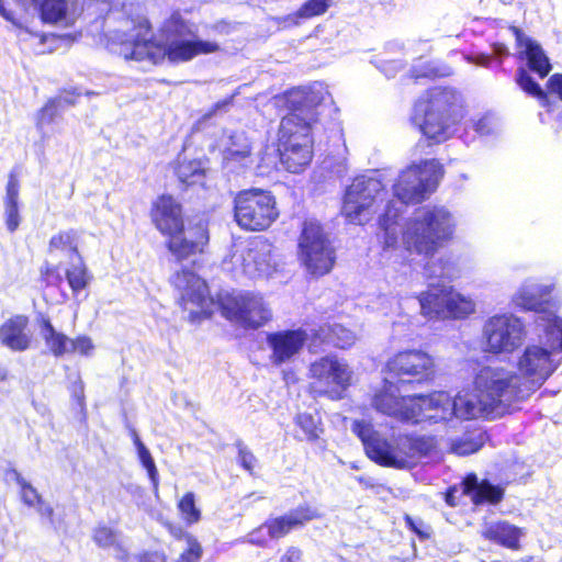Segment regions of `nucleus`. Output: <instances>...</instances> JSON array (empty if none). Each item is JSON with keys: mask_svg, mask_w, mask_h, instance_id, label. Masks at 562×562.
I'll list each match as a JSON object with an SVG mask.
<instances>
[{"mask_svg": "<svg viewBox=\"0 0 562 562\" xmlns=\"http://www.w3.org/2000/svg\"><path fill=\"white\" fill-rule=\"evenodd\" d=\"M195 31L193 24L175 13L162 26L164 45L151 41L150 27L146 21L134 25L128 32L115 31L112 41L119 46L116 53L125 59L148 60L153 64H158L166 57L173 63L188 61L195 56L220 49L216 42L199 40Z\"/></svg>", "mask_w": 562, "mask_h": 562, "instance_id": "1", "label": "nucleus"}, {"mask_svg": "<svg viewBox=\"0 0 562 562\" xmlns=\"http://www.w3.org/2000/svg\"><path fill=\"white\" fill-rule=\"evenodd\" d=\"M442 176L440 164L435 160H425L414 164L403 170L393 187L397 200H391L380 218V227L384 232V248H393L398 241L397 218L403 212L404 205L419 203L427 199L437 188Z\"/></svg>", "mask_w": 562, "mask_h": 562, "instance_id": "2", "label": "nucleus"}, {"mask_svg": "<svg viewBox=\"0 0 562 562\" xmlns=\"http://www.w3.org/2000/svg\"><path fill=\"white\" fill-rule=\"evenodd\" d=\"M539 344L528 345L517 360L518 376L529 394L541 386L562 362V318L552 313L537 321Z\"/></svg>", "mask_w": 562, "mask_h": 562, "instance_id": "3", "label": "nucleus"}, {"mask_svg": "<svg viewBox=\"0 0 562 562\" xmlns=\"http://www.w3.org/2000/svg\"><path fill=\"white\" fill-rule=\"evenodd\" d=\"M454 227V218L446 207L427 205L416 210L398 234L407 250L428 257L451 238Z\"/></svg>", "mask_w": 562, "mask_h": 562, "instance_id": "4", "label": "nucleus"}, {"mask_svg": "<svg viewBox=\"0 0 562 562\" xmlns=\"http://www.w3.org/2000/svg\"><path fill=\"white\" fill-rule=\"evenodd\" d=\"M353 431L361 439L368 457L383 467L412 468L430 449L429 442L424 438L408 436L390 440L382 438L371 425L364 422H355Z\"/></svg>", "mask_w": 562, "mask_h": 562, "instance_id": "5", "label": "nucleus"}, {"mask_svg": "<svg viewBox=\"0 0 562 562\" xmlns=\"http://www.w3.org/2000/svg\"><path fill=\"white\" fill-rule=\"evenodd\" d=\"M462 117L460 94L452 89L436 88L430 91L428 100L416 103L413 121L425 136L443 142Z\"/></svg>", "mask_w": 562, "mask_h": 562, "instance_id": "6", "label": "nucleus"}, {"mask_svg": "<svg viewBox=\"0 0 562 562\" xmlns=\"http://www.w3.org/2000/svg\"><path fill=\"white\" fill-rule=\"evenodd\" d=\"M323 99L321 89L297 88L289 92L286 102L291 112L280 122L279 144H313L312 133L317 124V108Z\"/></svg>", "mask_w": 562, "mask_h": 562, "instance_id": "7", "label": "nucleus"}, {"mask_svg": "<svg viewBox=\"0 0 562 562\" xmlns=\"http://www.w3.org/2000/svg\"><path fill=\"white\" fill-rule=\"evenodd\" d=\"M473 386L496 416L505 414L514 402L529 396L520 376L503 367L481 368L474 376Z\"/></svg>", "mask_w": 562, "mask_h": 562, "instance_id": "8", "label": "nucleus"}, {"mask_svg": "<svg viewBox=\"0 0 562 562\" xmlns=\"http://www.w3.org/2000/svg\"><path fill=\"white\" fill-rule=\"evenodd\" d=\"M297 246V258L310 274L318 277L331 270L334 248L317 221L304 222Z\"/></svg>", "mask_w": 562, "mask_h": 562, "instance_id": "9", "label": "nucleus"}, {"mask_svg": "<svg viewBox=\"0 0 562 562\" xmlns=\"http://www.w3.org/2000/svg\"><path fill=\"white\" fill-rule=\"evenodd\" d=\"M527 330L524 322L514 314L505 313L490 317L483 326L484 351L493 355H509L525 341Z\"/></svg>", "mask_w": 562, "mask_h": 562, "instance_id": "10", "label": "nucleus"}, {"mask_svg": "<svg viewBox=\"0 0 562 562\" xmlns=\"http://www.w3.org/2000/svg\"><path fill=\"white\" fill-rule=\"evenodd\" d=\"M384 186L374 177L360 176L346 189L341 213L351 223L363 224L375 213Z\"/></svg>", "mask_w": 562, "mask_h": 562, "instance_id": "11", "label": "nucleus"}, {"mask_svg": "<svg viewBox=\"0 0 562 562\" xmlns=\"http://www.w3.org/2000/svg\"><path fill=\"white\" fill-rule=\"evenodd\" d=\"M276 200L270 192L251 189L235 198V220L247 231H263L278 217Z\"/></svg>", "mask_w": 562, "mask_h": 562, "instance_id": "12", "label": "nucleus"}, {"mask_svg": "<svg viewBox=\"0 0 562 562\" xmlns=\"http://www.w3.org/2000/svg\"><path fill=\"white\" fill-rule=\"evenodd\" d=\"M310 379L315 392L339 400L350 386L353 372L348 362L336 355H326L311 363Z\"/></svg>", "mask_w": 562, "mask_h": 562, "instance_id": "13", "label": "nucleus"}, {"mask_svg": "<svg viewBox=\"0 0 562 562\" xmlns=\"http://www.w3.org/2000/svg\"><path fill=\"white\" fill-rule=\"evenodd\" d=\"M222 314L243 327L258 328L271 319V310L259 294H229L221 302Z\"/></svg>", "mask_w": 562, "mask_h": 562, "instance_id": "14", "label": "nucleus"}, {"mask_svg": "<svg viewBox=\"0 0 562 562\" xmlns=\"http://www.w3.org/2000/svg\"><path fill=\"white\" fill-rule=\"evenodd\" d=\"M231 261L236 271L250 278L269 277L278 267L272 245L262 238L254 239L247 246H237Z\"/></svg>", "mask_w": 562, "mask_h": 562, "instance_id": "15", "label": "nucleus"}, {"mask_svg": "<svg viewBox=\"0 0 562 562\" xmlns=\"http://www.w3.org/2000/svg\"><path fill=\"white\" fill-rule=\"evenodd\" d=\"M171 282L180 293L183 308L189 313L191 322L210 317L212 301L209 297L206 283L191 270L177 272Z\"/></svg>", "mask_w": 562, "mask_h": 562, "instance_id": "16", "label": "nucleus"}, {"mask_svg": "<svg viewBox=\"0 0 562 562\" xmlns=\"http://www.w3.org/2000/svg\"><path fill=\"white\" fill-rule=\"evenodd\" d=\"M391 374L401 378L428 380L435 374V361L422 350H405L396 353L387 362Z\"/></svg>", "mask_w": 562, "mask_h": 562, "instance_id": "17", "label": "nucleus"}, {"mask_svg": "<svg viewBox=\"0 0 562 562\" xmlns=\"http://www.w3.org/2000/svg\"><path fill=\"white\" fill-rule=\"evenodd\" d=\"M413 403L414 396H401L397 386L387 379L372 400L376 411L404 422H409L415 416Z\"/></svg>", "mask_w": 562, "mask_h": 562, "instance_id": "18", "label": "nucleus"}, {"mask_svg": "<svg viewBox=\"0 0 562 562\" xmlns=\"http://www.w3.org/2000/svg\"><path fill=\"white\" fill-rule=\"evenodd\" d=\"M209 244V232L202 223L195 227H190L181 233H173L168 236L167 248L178 260H187L191 257L204 252Z\"/></svg>", "mask_w": 562, "mask_h": 562, "instance_id": "19", "label": "nucleus"}, {"mask_svg": "<svg viewBox=\"0 0 562 562\" xmlns=\"http://www.w3.org/2000/svg\"><path fill=\"white\" fill-rule=\"evenodd\" d=\"M307 333L303 329L281 330L267 335V345L271 350L269 357L274 366H281L296 357L307 340Z\"/></svg>", "mask_w": 562, "mask_h": 562, "instance_id": "20", "label": "nucleus"}, {"mask_svg": "<svg viewBox=\"0 0 562 562\" xmlns=\"http://www.w3.org/2000/svg\"><path fill=\"white\" fill-rule=\"evenodd\" d=\"M414 417L411 423L424 420L441 422L453 417L452 397L443 391L434 392L427 396H414Z\"/></svg>", "mask_w": 562, "mask_h": 562, "instance_id": "21", "label": "nucleus"}, {"mask_svg": "<svg viewBox=\"0 0 562 562\" xmlns=\"http://www.w3.org/2000/svg\"><path fill=\"white\" fill-rule=\"evenodd\" d=\"M24 7L34 4L40 8L45 22L69 26L72 25L82 12L77 0H16Z\"/></svg>", "mask_w": 562, "mask_h": 562, "instance_id": "22", "label": "nucleus"}, {"mask_svg": "<svg viewBox=\"0 0 562 562\" xmlns=\"http://www.w3.org/2000/svg\"><path fill=\"white\" fill-rule=\"evenodd\" d=\"M553 290V285L551 284H541L533 281H526L520 285V288L513 295L512 302L516 307H519L524 311H535L537 313L535 323L541 314H549L552 311L547 308L549 304V295Z\"/></svg>", "mask_w": 562, "mask_h": 562, "instance_id": "23", "label": "nucleus"}, {"mask_svg": "<svg viewBox=\"0 0 562 562\" xmlns=\"http://www.w3.org/2000/svg\"><path fill=\"white\" fill-rule=\"evenodd\" d=\"M150 215L156 228L165 236L181 233L184 227L181 205L170 195L159 196Z\"/></svg>", "mask_w": 562, "mask_h": 562, "instance_id": "24", "label": "nucleus"}, {"mask_svg": "<svg viewBox=\"0 0 562 562\" xmlns=\"http://www.w3.org/2000/svg\"><path fill=\"white\" fill-rule=\"evenodd\" d=\"M453 417L463 420L479 417H496L492 408L477 392L460 391L453 398Z\"/></svg>", "mask_w": 562, "mask_h": 562, "instance_id": "25", "label": "nucleus"}, {"mask_svg": "<svg viewBox=\"0 0 562 562\" xmlns=\"http://www.w3.org/2000/svg\"><path fill=\"white\" fill-rule=\"evenodd\" d=\"M318 516L315 509L310 507H299L283 516L268 519L263 527H266L270 539H280L286 536L292 529L303 526Z\"/></svg>", "mask_w": 562, "mask_h": 562, "instance_id": "26", "label": "nucleus"}, {"mask_svg": "<svg viewBox=\"0 0 562 562\" xmlns=\"http://www.w3.org/2000/svg\"><path fill=\"white\" fill-rule=\"evenodd\" d=\"M29 319L26 316L16 315L9 318L0 326V341L13 351L26 350L32 337L26 333Z\"/></svg>", "mask_w": 562, "mask_h": 562, "instance_id": "27", "label": "nucleus"}, {"mask_svg": "<svg viewBox=\"0 0 562 562\" xmlns=\"http://www.w3.org/2000/svg\"><path fill=\"white\" fill-rule=\"evenodd\" d=\"M224 161L227 165L239 164L249 167L251 164V145L244 132L225 135L221 140Z\"/></svg>", "mask_w": 562, "mask_h": 562, "instance_id": "28", "label": "nucleus"}, {"mask_svg": "<svg viewBox=\"0 0 562 562\" xmlns=\"http://www.w3.org/2000/svg\"><path fill=\"white\" fill-rule=\"evenodd\" d=\"M514 33L518 46L522 49L521 53L528 61L529 69L538 74L540 78H544L552 67L541 45L517 27H514Z\"/></svg>", "mask_w": 562, "mask_h": 562, "instance_id": "29", "label": "nucleus"}, {"mask_svg": "<svg viewBox=\"0 0 562 562\" xmlns=\"http://www.w3.org/2000/svg\"><path fill=\"white\" fill-rule=\"evenodd\" d=\"M482 535L485 539L505 548L518 550L519 541L525 536V531L508 521L501 520L486 525Z\"/></svg>", "mask_w": 562, "mask_h": 562, "instance_id": "30", "label": "nucleus"}, {"mask_svg": "<svg viewBox=\"0 0 562 562\" xmlns=\"http://www.w3.org/2000/svg\"><path fill=\"white\" fill-rule=\"evenodd\" d=\"M448 285L431 284L429 289L420 293L418 301L422 314L427 318H446Z\"/></svg>", "mask_w": 562, "mask_h": 562, "instance_id": "31", "label": "nucleus"}, {"mask_svg": "<svg viewBox=\"0 0 562 562\" xmlns=\"http://www.w3.org/2000/svg\"><path fill=\"white\" fill-rule=\"evenodd\" d=\"M280 160L290 172L302 171L312 160V144H279Z\"/></svg>", "mask_w": 562, "mask_h": 562, "instance_id": "32", "label": "nucleus"}, {"mask_svg": "<svg viewBox=\"0 0 562 562\" xmlns=\"http://www.w3.org/2000/svg\"><path fill=\"white\" fill-rule=\"evenodd\" d=\"M463 485L464 493L469 495L475 504H481L483 502L496 504L502 501L504 495L501 487L494 486L487 481L479 482L474 474L468 475Z\"/></svg>", "mask_w": 562, "mask_h": 562, "instance_id": "33", "label": "nucleus"}, {"mask_svg": "<svg viewBox=\"0 0 562 562\" xmlns=\"http://www.w3.org/2000/svg\"><path fill=\"white\" fill-rule=\"evenodd\" d=\"M315 337L322 342L329 344L340 349L351 347L357 340V336L353 331L339 324L321 326L315 333Z\"/></svg>", "mask_w": 562, "mask_h": 562, "instance_id": "34", "label": "nucleus"}, {"mask_svg": "<svg viewBox=\"0 0 562 562\" xmlns=\"http://www.w3.org/2000/svg\"><path fill=\"white\" fill-rule=\"evenodd\" d=\"M40 334L52 355L61 357L69 353L70 338L57 331L48 319L42 321Z\"/></svg>", "mask_w": 562, "mask_h": 562, "instance_id": "35", "label": "nucleus"}, {"mask_svg": "<svg viewBox=\"0 0 562 562\" xmlns=\"http://www.w3.org/2000/svg\"><path fill=\"white\" fill-rule=\"evenodd\" d=\"M80 234L76 229H65L59 231L55 235H53L48 243V251L50 254L54 252H65L67 255H77L78 245H79Z\"/></svg>", "mask_w": 562, "mask_h": 562, "instance_id": "36", "label": "nucleus"}, {"mask_svg": "<svg viewBox=\"0 0 562 562\" xmlns=\"http://www.w3.org/2000/svg\"><path fill=\"white\" fill-rule=\"evenodd\" d=\"M448 289L446 318H462L474 312L475 304L471 297L457 292L450 285Z\"/></svg>", "mask_w": 562, "mask_h": 562, "instance_id": "37", "label": "nucleus"}, {"mask_svg": "<svg viewBox=\"0 0 562 562\" xmlns=\"http://www.w3.org/2000/svg\"><path fill=\"white\" fill-rule=\"evenodd\" d=\"M5 224L10 232L16 231L20 225L19 215V183L11 178L5 194Z\"/></svg>", "mask_w": 562, "mask_h": 562, "instance_id": "38", "label": "nucleus"}, {"mask_svg": "<svg viewBox=\"0 0 562 562\" xmlns=\"http://www.w3.org/2000/svg\"><path fill=\"white\" fill-rule=\"evenodd\" d=\"M425 273L429 279L451 281L459 277L460 269L450 258H438L427 262Z\"/></svg>", "mask_w": 562, "mask_h": 562, "instance_id": "39", "label": "nucleus"}, {"mask_svg": "<svg viewBox=\"0 0 562 562\" xmlns=\"http://www.w3.org/2000/svg\"><path fill=\"white\" fill-rule=\"evenodd\" d=\"M67 282L75 294L86 289L92 280L88 268L80 256L66 269Z\"/></svg>", "mask_w": 562, "mask_h": 562, "instance_id": "40", "label": "nucleus"}, {"mask_svg": "<svg viewBox=\"0 0 562 562\" xmlns=\"http://www.w3.org/2000/svg\"><path fill=\"white\" fill-rule=\"evenodd\" d=\"M93 541L103 549H113L119 558L126 555V550L121 542L120 535L106 526H99L93 531Z\"/></svg>", "mask_w": 562, "mask_h": 562, "instance_id": "41", "label": "nucleus"}, {"mask_svg": "<svg viewBox=\"0 0 562 562\" xmlns=\"http://www.w3.org/2000/svg\"><path fill=\"white\" fill-rule=\"evenodd\" d=\"M205 165L202 160H182L177 168L179 180L189 186L201 182L204 177Z\"/></svg>", "mask_w": 562, "mask_h": 562, "instance_id": "42", "label": "nucleus"}, {"mask_svg": "<svg viewBox=\"0 0 562 562\" xmlns=\"http://www.w3.org/2000/svg\"><path fill=\"white\" fill-rule=\"evenodd\" d=\"M72 104L74 101L68 99L67 97H59L56 99L49 100L37 113L36 115V127L41 133H44L45 127L50 125L58 113V108L61 103Z\"/></svg>", "mask_w": 562, "mask_h": 562, "instance_id": "43", "label": "nucleus"}, {"mask_svg": "<svg viewBox=\"0 0 562 562\" xmlns=\"http://www.w3.org/2000/svg\"><path fill=\"white\" fill-rule=\"evenodd\" d=\"M483 445V435L479 434H468L462 438L456 439L451 442L450 450L451 452L458 456H467L470 453L476 452Z\"/></svg>", "mask_w": 562, "mask_h": 562, "instance_id": "44", "label": "nucleus"}, {"mask_svg": "<svg viewBox=\"0 0 562 562\" xmlns=\"http://www.w3.org/2000/svg\"><path fill=\"white\" fill-rule=\"evenodd\" d=\"M517 83L519 87L527 92L528 94L536 97L540 100L543 106H549V99L547 93L541 89V87L532 79V77L528 74V71L524 68H520L517 74Z\"/></svg>", "mask_w": 562, "mask_h": 562, "instance_id": "45", "label": "nucleus"}, {"mask_svg": "<svg viewBox=\"0 0 562 562\" xmlns=\"http://www.w3.org/2000/svg\"><path fill=\"white\" fill-rule=\"evenodd\" d=\"M178 509L181 518L188 524L192 525L201 519V510L195 504V495L192 492L186 493L178 503Z\"/></svg>", "mask_w": 562, "mask_h": 562, "instance_id": "46", "label": "nucleus"}, {"mask_svg": "<svg viewBox=\"0 0 562 562\" xmlns=\"http://www.w3.org/2000/svg\"><path fill=\"white\" fill-rule=\"evenodd\" d=\"M331 2L333 0H308L291 19L294 20V23H297V19H311L324 14L331 5Z\"/></svg>", "mask_w": 562, "mask_h": 562, "instance_id": "47", "label": "nucleus"}, {"mask_svg": "<svg viewBox=\"0 0 562 562\" xmlns=\"http://www.w3.org/2000/svg\"><path fill=\"white\" fill-rule=\"evenodd\" d=\"M13 474L18 485L20 486L22 502L29 507H35L43 499L42 496L19 472L14 471Z\"/></svg>", "mask_w": 562, "mask_h": 562, "instance_id": "48", "label": "nucleus"}, {"mask_svg": "<svg viewBox=\"0 0 562 562\" xmlns=\"http://www.w3.org/2000/svg\"><path fill=\"white\" fill-rule=\"evenodd\" d=\"M16 36L21 42H30L37 54L46 53V49L42 48V46L47 41L48 36L34 32L30 27L20 24H16Z\"/></svg>", "mask_w": 562, "mask_h": 562, "instance_id": "49", "label": "nucleus"}, {"mask_svg": "<svg viewBox=\"0 0 562 562\" xmlns=\"http://www.w3.org/2000/svg\"><path fill=\"white\" fill-rule=\"evenodd\" d=\"M137 454L142 465L146 469L148 473L154 492H157L159 486V474L149 450L146 448V446H140L139 451H137Z\"/></svg>", "mask_w": 562, "mask_h": 562, "instance_id": "50", "label": "nucleus"}, {"mask_svg": "<svg viewBox=\"0 0 562 562\" xmlns=\"http://www.w3.org/2000/svg\"><path fill=\"white\" fill-rule=\"evenodd\" d=\"M297 426L304 431L307 440H315L322 431L318 420L311 414H299L296 417Z\"/></svg>", "mask_w": 562, "mask_h": 562, "instance_id": "51", "label": "nucleus"}, {"mask_svg": "<svg viewBox=\"0 0 562 562\" xmlns=\"http://www.w3.org/2000/svg\"><path fill=\"white\" fill-rule=\"evenodd\" d=\"M187 549L176 562H199L202 558V547L193 536H186Z\"/></svg>", "mask_w": 562, "mask_h": 562, "instance_id": "52", "label": "nucleus"}, {"mask_svg": "<svg viewBox=\"0 0 562 562\" xmlns=\"http://www.w3.org/2000/svg\"><path fill=\"white\" fill-rule=\"evenodd\" d=\"M473 130L482 135H490L498 130V122L492 114H484L471 121Z\"/></svg>", "mask_w": 562, "mask_h": 562, "instance_id": "53", "label": "nucleus"}, {"mask_svg": "<svg viewBox=\"0 0 562 562\" xmlns=\"http://www.w3.org/2000/svg\"><path fill=\"white\" fill-rule=\"evenodd\" d=\"M236 447L238 450V462L239 464L249 473H252L256 464L257 458L255 454L245 446L241 441L236 442Z\"/></svg>", "mask_w": 562, "mask_h": 562, "instance_id": "54", "label": "nucleus"}, {"mask_svg": "<svg viewBox=\"0 0 562 562\" xmlns=\"http://www.w3.org/2000/svg\"><path fill=\"white\" fill-rule=\"evenodd\" d=\"M93 348L92 340L87 336H79L76 339L70 338L69 353L78 352L83 356H89Z\"/></svg>", "mask_w": 562, "mask_h": 562, "instance_id": "55", "label": "nucleus"}, {"mask_svg": "<svg viewBox=\"0 0 562 562\" xmlns=\"http://www.w3.org/2000/svg\"><path fill=\"white\" fill-rule=\"evenodd\" d=\"M406 522L420 538H428L430 536L429 526L424 524L420 519L415 520L412 517L406 516Z\"/></svg>", "mask_w": 562, "mask_h": 562, "instance_id": "56", "label": "nucleus"}, {"mask_svg": "<svg viewBox=\"0 0 562 562\" xmlns=\"http://www.w3.org/2000/svg\"><path fill=\"white\" fill-rule=\"evenodd\" d=\"M265 529L266 527L260 526L259 528L255 529L252 532L248 535V542L251 544L266 547L268 543V539L265 536Z\"/></svg>", "mask_w": 562, "mask_h": 562, "instance_id": "57", "label": "nucleus"}, {"mask_svg": "<svg viewBox=\"0 0 562 562\" xmlns=\"http://www.w3.org/2000/svg\"><path fill=\"white\" fill-rule=\"evenodd\" d=\"M548 90L562 100V74H554L549 78Z\"/></svg>", "mask_w": 562, "mask_h": 562, "instance_id": "58", "label": "nucleus"}, {"mask_svg": "<svg viewBox=\"0 0 562 562\" xmlns=\"http://www.w3.org/2000/svg\"><path fill=\"white\" fill-rule=\"evenodd\" d=\"M302 559V551L296 547H289L282 554L280 562H300Z\"/></svg>", "mask_w": 562, "mask_h": 562, "instance_id": "59", "label": "nucleus"}, {"mask_svg": "<svg viewBox=\"0 0 562 562\" xmlns=\"http://www.w3.org/2000/svg\"><path fill=\"white\" fill-rule=\"evenodd\" d=\"M231 102H232V98L216 102L213 105L212 110L210 112H207L206 114H204L203 119H210L213 115H215L217 112L225 111L227 109V106L231 104Z\"/></svg>", "mask_w": 562, "mask_h": 562, "instance_id": "60", "label": "nucleus"}, {"mask_svg": "<svg viewBox=\"0 0 562 562\" xmlns=\"http://www.w3.org/2000/svg\"><path fill=\"white\" fill-rule=\"evenodd\" d=\"M140 562H166V557L161 552H147L140 557Z\"/></svg>", "mask_w": 562, "mask_h": 562, "instance_id": "61", "label": "nucleus"}, {"mask_svg": "<svg viewBox=\"0 0 562 562\" xmlns=\"http://www.w3.org/2000/svg\"><path fill=\"white\" fill-rule=\"evenodd\" d=\"M35 507L41 516L48 517L52 520L54 509L49 504L45 503L44 499H42Z\"/></svg>", "mask_w": 562, "mask_h": 562, "instance_id": "62", "label": "nucleus"}, {"mask_svg": "<svg viewBox=\"0 0 562 562\" xmlns=\"http://www.w3.org/2000/svg\"><path fill=\"white\" fill-rule=\"evenodd\" d=\"M170 531L176 538L179 539L183 538L186 540V536H191L190 533L184 532L181 528H171Z\"/></svg>", "mask_w": 562, "mask_h": 562, "instance_id": "63", "label": "nucleus"}, {"mask_svg": "<svg viewBox=\"0 0 562 562\" xmlns=\"http://www.w3.org/2000/svg\"><path fill=\"white\" fill-rule=\"evenodd\" d=\"M132 437H133V441L136 447V450L139 451L140 446H145V445L142 442L136 430H134V429L132 430Z\"/></svg>", "mask_w": 562, "mask_h": 562, "instance_id": "64", "label": "nucleus"}]
</instances>
